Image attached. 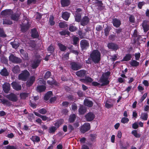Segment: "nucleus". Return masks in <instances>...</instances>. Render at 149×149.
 <instances>
[{
    "label": "nucleus",
    "mask_w": 149,
    "mask_h": 149,
    "mask_svg": "<svg viewBox=\"0 0 149 149\" xmlns=\"http://www.w3.org/2000/svg\"><path fill=\"white\" fill-rule=\"evenodd\" d=\"M1 15L4 17H11L12 19L16 21L18 20V16L13 14L12 10L7 9L1 12Z\"/></svg>",
    "instance_id": "obj_1"
},
{
    "label": "nucleus",
    "mask_w": 149,
    "mask_h": 149,
    "mask_svg": "<svg viewBox=\"0 0 149 149\" xmlns=\"http://www.w3.org/2000/svg\"><path fill=\"white\" fill-rule=\"evenodd\" d=\"M90 57L94 62L98 63L100 60L101 54L97 50H94L91 53Z\"/></svg>",
    "instance_id": "obj_2"
},
{
    "label": "nucleus",
    "mask_w": 149,
    "mask_h": 149,
    "mask_svg": "<svg viewBox=\"0 0 149 149\" xmlns=\"http://www.w3.org/2000/svg\"><path fill=\"white\" fill-rule=\"evenodd\" d=\"M110 74L109 72H106L102 74L99 81L102 83L101 86H104L107 85L109 83L108 80V77Z\"/></svg>",
    "instance_id": "obj_3"
},
{
    "label": "nucleus",
    "mask_w": 149,
    "mask_h": 149,
    "mask_svg": "<svg viewBox=\"0 0 149 149\" xmlns=\"http://www.w3.org/2000/svg\"><path fill=\"white\" fill-rule=\"evenodd\" d=\"M29 75V72L27 70H24L19 74L18 78L19 79L23 81H26Z\"/></svg>",
    "instance_id": "obj_4"
},
{
    "label": "nucleus",
    "mask_w": 149,
    "mask_h": 149,
    "mask_svg": "<svg viewBox=\"0 0 149 149\" xmlns=\"http://www.w3.org/2000/svg\"><path fill=\"white\" fill-rule=\"evenodd\" d=\"M9 60L10 61L15 63H19L21 62V61L19 58L15 56L13 54H11L10 56Z\"/></svg>",
    "instance_id": "obj_5"
},
{
    "label": "nucleus",
    "mask_w": 149,
    "mask_h": 149,
    "mask_svg": "<svg viewBox=\"0 0 149 149\" xmlns=\"http://www.w3.org/2000/svg\"><path fill=\"white\" fill-rule=\"evenodd\" d=\"M80 45L82 49H86L89 46L88 42L85 40H83L80 42Z\"/></svg>",
    "instance_id": "obj_6"
},
{
    "label": "nucleus",
    "mask_w": 149,
    "mask_h": 149,
    "mask_svg": "<svg viewBox=\"0 0 149 149\" xmlns=\"http://www.w3.org/2000/svg\"><path fill=\"white\" fill-rule=\"evenodd\" d=\"M6 96L9 100L13 101L16 102L17 100L16 95L12 93L6 95Z\"/></svg>",
    "instance_id": "obj_7"
},
{
    "label": "nucleus",
    "mask_w": 149,
    "mask_h": 149,
    "mask_svg": "<svg viewBox=\"0 0 149 149\" xmlns=\"http://www.w3.org/2000/svg\"><path fill=\"white\" fill-rule=\"evenodd\" d=\"M71 68L72 69L74 70H77L81 68V65L79 63L72 62L71 63Z\"/></svg>",
    "instance_id": "obj_8"
},
{
    "label": "nucleus",
    "mask_w": 149,
    "mask_h": 149,
    "mask_svg": "<svg viewBox=\"0 0 149 149\" xmlns=\"http://www.w3.org/2000/svg\"><path fill=\"white\" fill-rule=\"evenodd\" d=\"M63 122V121L62 120L57 121L55 123L54 125L55 126L52 127L50 129V130H57V128L59 127V126Z\"/></svg>",
    "instance_id": "obj_9"
},
{
    "label": "nucleus",
    "mask_w": 149,
    "mask_h": 149,
    "mask_svg": "<svg viewBox=\"0 0 149 149\" xmlns=\"http://www.w3.org/2000/svg\"><path fill=\"white\" fill-rule=\"evenodd\" d=\"M89 22V19L87 16H84L80 20V24L82 26L87 24Z\"/></svg>",
    "instance_id": "obj_10"
},
{
    "label": "nucleus",
    "mask_w": 149,
    "mask_h": 149,
    "mask_svg": "<svg viewBox=\"0 0 149 149\" xmlns=\"http://www.w3.org/2000/svg\"><path fill=\"white\" fill-rule=\"evenodd\" d=\"M85 117L87 120L89 121L93 120L95 117V116L93 113L89 112L85 116Z\"/></svg>",
    "instance_id": "obj_11"
},
{
    "label": "nucleus",
    "mask_w": 149,
    "mask_h": 149,
    "mask_svg": "<svg viewBox=\"0 0 149 149\" xmlns=\"http://www.w3.org/2000/svg\"><path fill=\"white\" fill-rule=\"evenodd\" d=\"M3 87L4 92L6 93H8L10 90V85L9 83H5L3 85Z\"/></svg>",
    "instance_id": "obj_12"
},
{
    "label": "nucleus",
    "mask_w": 149,
    "mask_h": 149,
    "mask_svg": "<svg viewBox=\"0 0 149 149\" xmlns=\"http://www.w3.org/2000/svg\"><path fill=\"white\" fill-rule=\"evenodd\" d=\"M11 85L13 88L16 90L19 91L21 89V86L16 82H13L11 84Z\"/></svg>",
    "instance_id": "obj_13"
},
{
    "label": "nucleus",
    "mask_w": 149,
    "mask_h": 149,
    "mask_svg": "<svg viewBox=\"0 0 149 149\" xmlns=\"http://www.w3.org/2000/svg\"><path fill=\"white\" fill-rule=\"evenodd\" d=\"M142 26L145 32H147L149 29V23L147 21H145L142 24Z\"/></svg>",
    "instance_id": "obj_14"
},
{
    "label": "nucleus",
    "mask_w": 149,
    "mask_h": 149,
    "mask_svg": "<svg viewBox=\"0 0 149 149\" xmlns=\"http://www.w3.org/2000/svg\"><path fill=\"white\" fill-rule=\"evenodd\" d=\"M107 46L109 49L114 50H117L118 48V45L116 44L109 43L108 44Z\"/></svg>",
    "instance_id": "obj_15"
},
{
    "label": "nucleus",
    "mask_w": 149,
    "mask_h": 149,
    "mask_svg": "<svg viewBox=\"0 0 149 149\" xmlns=\"http://www.w3.org/2000/svg\"><path fill=\"white\" fill-rule=\"evenodd\" d=\"M35 80V78L34 76H32L30 77L26 82V85L27 86H31L34 82Z\"/></svg>",
    "instance_id": "obj_16"
},
{
    "label": "nucleus",
    "mask_w": 149,
    "mask_h": 149,
    "mask_svg": "<svg viewBox=\"0 0 149 149\" xmlns=\"http://www.w3.org/2000/svg\"><path fill=\"white\" fill-rule=\"evenodd\" d=\"M90 129V125L89 123H86L81 127V130H88Z\"/></svg>",
    "instance_id": "obj_17"
},
{
    "label": "nucleus",
    "mask_w": 149,
    "mask_h": 149,
    "mask_svg": "<svg viewBox=\"0 0 149 149\" xmlns=\"http://www.w3.org/2000/svg\"><path fill=\"white\" fill-rule=\"evenodd\" d=\"M86 74V72L84 70H80L76 72V74L79 77H84Z\"/></svg>",
    "instance_id": "obj_18"
},
{
    "label": "nucleus",
    "mask_w": 149,
    "mask_h": 149,
    "mask_svg": "<svg viewBox=\"0 0 149 149\" xmlns=\"http://www.w3.org/2000/svg\"><path fill=\"white\" fill-rule=\"evenodd\" d=\"M84 104L85 106L88 107H91L93 105V103L92 102L86 99L84 100Z\"/></svg>",
    "instance_id": "obj_19"
},
{
    "label": "nucleus",
    "mask_w": 149,
    "mask_h": 149,
    "mask_svg": "<svg viewBox=\"0 0 149 149\" xmlns=\"http://www.w3.org/2000/svg\"><path fill=\"white\" fill-rule=\"evenodd\" d=\"M30 139L33 142L37 143L39 142L40 140V137L37 136H32Z\"/></svg>",
    "instance_id": "obj_20"
},
{
    "label": "nucleus",
    "mask_w": 149,
    "mask_h": 149,
    "mask_svg": "<svg viewBox=\"0 0 149 149\" xmlns=\"http://www.w3.org/2000/svg\"><path fill=\"white\" fill-rule=\"evenodd\" d=\"M113 26L116 27H119L121 24L120 21L117 19H113Z\"/></svg>",
    "instance_id": "obj_21"
},
{
    "label": "nucleus",
    "mask_w": 149,
    "mask_h": 149,
    "mask_svg": "<svg viewBox=\"0 0 149 149\" xmlns=\"http://www.w3.org/2000/svg\"><path fill=\"white\" fill-rule=\"evenodd\" d=\"M80 81L82 82L85 83H87L88 82H91L93 81L92 79L90 77H87L85 79H81Z\"/></svg>",
    "instance_id": "obj_22"
},
{
    "label": "nucleus",
    "mask_w": 149,
    "mask_h": 149,
    "mask_svg": "<svg viewBox=\"0 0 149 149\" xmlns=\"http://www.w3.org/2000/svg\"><path fill=\"white\" fill-rule=\"evenodd\" d=\"M61 3L62 6L65 7L69 6L70 3L69 0H61Z\"/></svg>",
    "instance_id": "obj_23"
},
{
    "label": "nucleus",
    "mask_w": 149,
    "mask_h": 149,
    "mask_svg": "<svg viewBox=\"0 0 149 149\" xmlns=\"http://www.w3.org/2000/svg\"><path fill=\"white\" fill-rule=\"evenodd\" d=\"M62 17L63 19L68 20L70 16V13L67 12H63L62 14Z\"/></svg>",
    "instance_id": "obj_24"
},
{
    "label": "nucleus",
    "mask_w": 149,
    "mask_h": 149,
    "mask_svg": "<svg viewBox=\"0 0 149 149\" xmlns=\"http://www.w3.org/2000/svg\"><path fill=\"white\" fill-rule=\"evenodd\" d=\"M31 36L33 38H37L38 36V34L36 29H33L31 31Z\"/></svg>",
    "instance_id": "obj_25"
},
{
    "label": "nucleus",
    "mask_w": 149,
    "mask_h": 149,
    "mask_svg": "<svg viewBox=\"0 0 149 149\" xmlns=\"http://www.w3.org/2000/svg\"><path fill=\"white\" fill-rule=\"evenodd\" d=\"M40 60V59H39L37 60L36 61L33 62L31 65L33 68H36L38 66Z\"/></svg>",
    "instance_id": "obj_26"
},
{
    "label": "nucleus",
    "mask_w": 149,
    "mask_h": 149,
    "mask_svg": "<svg viewBox=\"0 0 149 149\" xmlns=\"http://www.w3.org/2000/svg\"><path fill=\"white\" fill-rule=\"evenodd\" d=\"M130 63L133 67H137L139 65V62L134 60H131Z\"/></svg>",
    "instance_id": "obj_27"
},
{
    "label": "nucleus",
    "mask_w": 149,
    "mask_h": 149,
    "mask_svg": "<svg viewBox=\"0 0 149 149\" xmlns=\"http://www.w3.org/2000/svg\"><path fill=\"white\" fill-rule=\"evenodd\" d=\"M86 111V109L85 107L83 106H81L79 109V112L80 114H83Z\"/></svg>",
    "instance_id": "obj_28"
},
{
    "label": "nucleus",
    "mask_w": 149,
    "mask_h": 149,
    "mask_svg": "<svg viewBox=\"0 0 149 149\" xmlns=\"http://www.w3.org/2000/svg\"><path fill=\"white\" fill-rule=\"evenodd\" d=\"M26 21L27 22V24H23V26H22L21 28V30L23 32H25L26 30L29 28V26L28 22H27V21L26 20Z\"/></svg>",
    "instance_id": "obj_29"
},
{
    "label": "nucleus",
    "mask_w": 149,
    "mask_h": 149,
    "mask_svg": "<svg viewBox=\"0 0 149 149\" xmlns=\"http://www.w3.org/2000/svg\"><path fill=\"white\" fill-rule=\"evenodd\" d=\"M140 118L143 120H146L148 118V115L147 113H142Z\"/></svg>",
    "instance_id": "obj_30"
},
{
    "label": "nucleus",
    "mask_w": 149,
    "mask_h": 149,
    "mask_svg": "<svg viewBox=\"0 0 149 149\" xmlns=\"http://www.w3.org/2000/svg\"><path fill=\"white\" fill-rule=\"evenodd\" d=\"M57 45L61 51H64L66 49V47L61 43H58Z\"/></svg>",
    "instance_id": "obj_31"
},
{
    "label": "nucleus",
    "mask_w": 149,
    "mask_h": 149,
    "mask_svg": "<svg viewBox=\"0 0 149 149\" xmlns=\"http://www.w3.org/2000/svg\"><path fill=\"white\" fill-rule=\"evenodd\" d=\"M46 88L45 86L43 85L39 86L37 87V90L40 92H41L45 91Z\"/></svg>",
    "instance_id": "obj_32"
},
{
    "label": "nucleus",
    "mask_w": 149,
    "mask_h": 149,
    "mask_svg": "<svg viewBox=\"0 0 149 149\" xmlns=\"http://www.w3.org/2000/svg\"><path fill=\"white\" fill-rule=\"evenodd\" d=\"M0 74L1 75L4 76H7L8 74V71L5 68H4L1 70L0 72Z\"/></svg>",
    "instance_id": "obj_33"
},
{
    "label": "nucleus",
    "mask_w": 149,
    "mask_h": 149,
    "mask_svg": "<svg viewBox=\"0 0 149 149\" xmlns=\"http://www.w3.org/2000/svg\"><path fill=\"white\" fill-rule=\"evenodd\" d=\"M13 72L15 73H18L20 71V69L18 65L15 66L12 69Z\"/></svg>",
    "instance_id": "obj_34"
},
{
    "label": "nucleus",
    "mask_w": 149,
    "mask_h": 149,
    "mask_svg": "<svg viewBox=\"0 0 149 149\" xmlns=\"http://www.w3.org/2000/svg\"><path fill=\"white\" fill-rule=\"evenodd\" d=\"M81 17L80 14H76L75 16V20L77 22H80Z\"/></svg>",
    "instance_id": "obj_35"
},
{
    "label": "nucleus",
    "mask_w": 149,
    "mask_h": 149,
    "mask_svg": "<svg viewBox=\"0 0 149 149\" xmlns=\"http://www.w3.org/2000/svg\"><path fill=\"white\" fill-rule=\"evenodd\" d=\"M10 44L15 49L17 48L19 46V43L16 42H11Z\"/></svg>",
    "instance_id": "obj_36"
},
{
    "label": "nucleus",
    "mask_w": 149,
    "mask_h": 149,
    "mask_svg": "<svg viewBox=\"0 0 149 149\" xmlns=\"http://www.w3.org/2000/svg\"><path fill=\"white\" fill-rule=\"evenodd\" d=\"M131 55L130 54H127L123 58V60L124 61H127L130 60L131 58Z\"/></svg>",
    "instance_id": "obj_37"
},
{
    "label": "nucleus",
    "mask_w": 149,
    "mask_h": 149,
    "mask_svg": "<svg viewBox=\"0 0 149 149\" xmlns=\"http://www.w3.org/2000/svg\"><path fill=\"white\" fill-rule=\"evenodd\" d=\"M59 26L61 28H64L67 27L68 26L65 22H61L59 23Z\"/></svg>",
    "instance_id": "obj_38"
},
{
    "label": "nucleus",
    "mask_w": 149,
    "mask_h": 149,
    "mask_svg": "<svg viewBox=\"0 0 149 149\" xmlns=\"http://www.w3.org/2000/svg\"><path fill=\"white\" fill-rule=\"evenodd\" d=\"M76 118V116L74 114L71 115L69 118V121L70 123L73 122L74 121Z\"/></svg>",
    "instance_id": "obj_39"
},
{
    "label": "nucleus",
    "mask_w": 149,
    "mask_h": 149,
    "mask_svg": "<svg viewBox=\"0 0 149 149\" xmlns=\"http://www.w3.org/2000/svg\"><path fill=\"white\" fill-rule=\"evenodd\" d=\"M132 134L136 138H139L141 136L140 134L137 133V131H132Z\"/></svg>",
    "instance_id": "obj_40"
},
{
    "label": "nucleus",
    "mask_w": 149,
    "mask_h": 149,
    "mask_svg": "<svg viewBox=\"0 0 149 149\" xmlns=\"http://www.w3.org/2000/svg\"><path fill=\"white\" fill-rule=\"evenodd\" d=\"M73 44L76 45L79 42V38L78 37L76 36H74L73 38Z\"/></svg>",
    "instance_id": "obj_41"
},
{
    "label": "nucleus",
    "mask_w": 149,
    "mask_h": 149,
    "mask_svg": "<svg viewBox=\"0 0 149 149\" xmlns=\"http://www.w3.org/2000/svg\"><path fill=\"white\" fill-rule=\"evenodd\" d=\"M21 98L22 99H24L28 96V94L26 93H22L20 94Z\"/></svg>",
    "instance_id": "obj_42"
},
{
    "label": "nucleus",
    "mask_w": 149,
    "mask_h": 149,
    "mask_svg": "<svg viewBox=\"0 0 149 149\" xmlns=\"http://www.w3.org/2000/svg\"><path fill=\"white\" fill-rule=\"evenodd\" d=\"M90 136L91 141H93L95 140L97 135L96 134H91Z\"/></svg>",
    "instance_id": "obj_43"
},
{
    "label": "nucleus",
    "mask_w": 149,
    "mask_h": 149,
    "mask_svg": "<svg viewBox=\"0 0 149 149\" xmlns=\"http://www.w3.org/2000/svg\"><path fill=\"white\" fill-rule=\"evenodd\" d=\"M12 23L11 21L8 20L6 19H3V24H11Z\"/></svg>",
    "instance_id": "obj_44"
},
{
    "label": "nucleus",
    "mask_w": 149,
    "mask_h": 149,
    "mask_svg": "<svg viewBox=\"0 0 149 149\" xmlns=\"http://www.w3.org/2000/svg\"><path fill=\"white\" fill-rule=\"evenodd\" d=\"M81 38H84L85 37V34L84 33H82L81 31H79L77 33Z\"/></svg>",
    "instance_id": "obj_45"
},
{
    "label": "nucleus",
    "mask_w": 149,
    "mask_h": 149,
    "mask_svg": "<svg viewBox=\"0 0 149 149\" xmlns=\"http://www.w3.org/2000/svg\"><path fill=\"white\" fill-rule=\"evenodd\" d=\"M54 17L52 16H51L49 18V22L50 25H53L54 24Z\"/></svg>",
    "instance_id": "obj_46"
},
{
    "label": "nucleus",
    "mask_w": 149,
    "mask_h": 149,
    "mask_svg": "<svg viewBox=\"0 0 149 149\" xmlns=\"http://www.w3.org/2000/svg\"><path fill=\"white\" fill-rule=\"evenodd\" d=\"M77 29V28L73 25H70L69 28V30L72 32L75 31Z\"/></svg>",
    "instance_id": "obj_47"
},
{
    "label": "nucleus",
    "mask_w": 149,
    "mask_h": 149,
    "mask_svg": "<svg viewBox=\"0 0 149 149\" xmlns=\"http://www.w3.org/2000/svg\"><path fill=\"white\" fill-rule=\"evenodd\" d=\"M59 33L61 35L64 36L66 35H69V32L68 31H63L59 32Z\"/></svg>",
    "instance_id": "obj_48"
},
{
    "label": "nucleus",
    "mask_w": 149,
    "mask_h": 149,
    "mask_svg": "<svg viewBox=\"0 0 149 149\" xmlns=\"http://www.w3.org/2000/svg\"><path fill=\"white\" fill-rule=\"evenodd\" d=\"M129 121V120L127 118L123 117L122 118L121 122L123 123H128Z\"/></svg>",
    "instance_id": "obj_49"
},
{
    "label": "nucleus",
    "mask_w": 149,
    "mask_h": 149,
    "mask_svg": "<svg viewBox=\"0 0 149 149\" xmlns=\"http://www.w3.org/2000/svg\"><path fill=\"white\" fill-rule=\"evenodd\" d=\"M110 29L108 27H106L104 29V33L106 36H107L109 34V32Z\"/></svg>",
    "instance_id": "obj_50"
},
{
    "label": "nucleus",
    "mask_w": 149,
    "mask_h": 149,
    "mask_svg": "<svg viewBox=\"0 0 149 149\" xmlns=\"http://www.w3.org/2000/svg\"><path fill=\"white\" fill-rule=\"evenodd\" d=\"M20 52L22 54V56L23 57H24L26 59L27 57V54L25 53L24 54L23 53L24 52V50L22 49H21L20 51Z\"/></svg>",
    "instance_id": "obj_51"
},
{
    "label": "nucleus",
    "mask_w": 149,
    "mask_h": 149,
    "mask_svg": "<svg viewBox=\"0 0 149 149\" xmlns=\"http://www.w3.org/2000/svg\"><path fill=\"white\" fill-rule=\"evenodd\" d=\"M38 112L40 113L44 114L47 112L46 110L44 109H42L39 110Z\"/></svg>",
    "instance_id": "obj_52"
},
{
    "label": "nucleus",
    "mask_w": 149,
    "mask_h": 149,
    "mask_svg": "<svg viewBox=\"0 0 149 149\" xmlns=\"http://www.w3.org/2000/svg\"><path fill=\"white\" fill-rule=\"evenodd\" d=\"M147 95V93H145L144 94L142 97H141V98L139 100V102H142L146 98Z\"/></svg>",
    "instance_id": "obj_53"
},
{
    "label": "nucleus",
    "mask_w": 149,
    "mask_h": 149,
    "mask_svg": "<svg viewBox=\"0 0 149 149\" xmlns=\"http://www.w3.org/2000/svg\"><path fill=\"white\" fill-rule=\"evenodd\" d=\"M51 73L49 71H47L45 75V78L46 79H47L51 76Z\"/></svg>",
    "instance_id": "obj_54"
},
{
    "label": "nucleus",
    "mask_w": 149,
    "mask_h": 149,
    "mask_svg": "<svg viewBox=\"0 0 149 149\" xmlns=\"http://www.w3.org/2000/svg\"><path fill=\"white\" fill-rule=\"evenodd\" d=\"M113 106L112 104H109L107 102H106L105 104V106L108 109L110 108Z\"/></svg>",
    "instance_id": "obj_55"
},
{
    "label": "nucleus",
    "mask_w": 149,
    "mask_h": 149,
    "mask_svg": "<svg viewBox=\"0 0 149 149\" xmlns=\"http://www.w3.org/2000/svg\"><path fill=\"white\" fill-rule=\"evenodd\" d=\"M36 19H38V21H39L40 18H41V15L39 13H37L36 14Z\"/></svg>",
    "instance_id": "obj_56"
},
{
    "label": "nucleus",
    "mask_w": 149,
    "mask_h": 149,
    "mask_svg": "<svg viewBox=\"0 0 149 149\" xmlns=\"http://www.w3.org/2000/svg\"><path fill=\"white\" fill-rule=\"evenodd\" d=\"M129 21L132 23H134L135 21V18L134 16L131 15L129 17Z\"/></svg>",
    "instance_id": "obj_57"
},
{
    "label": "nucleus",
    "mask_w": 149,
    "mask_h": 149,
    "mask_svg": "<svg viewBox=\"0 0 149 149\" xmlns=\"http://www.w3.org/2000/svg\"><path fill=\"white\" fill-rule=\"evenodd\" d=\"M6 35L4 34L3 30L2 29H0V36L5 37Z\"/></svg>",
    "instance_id": "obj_58"
},
{
    "label": "nucleus",
    "mask_w": 149,
    "mask_h": 149,
    "mask_svg": "<svg viewBox=\"0 0 149 149\" xmlns=\"http://www.w3.org/2000/svg\"><path fill=\"white\" fill-rule=\"evenodd\" d=\"M144 4L145 3L144 2H140L138 3V7L139 8L141 9Z\"/></svg>",
    "instance_id": "obj_59"
},
{
    "label": "nucleus",
    "mask_w": 149,
    "mask_h": 149,
    "mask_svg": "<svg viewBox=\"0 0 149 149\" xmlns=\"http://www.w3.org/2000/svg\"><path fill=\"white\" fill-rule=\"evenodd\" d=\"M54 50V49L52 45H50L49 47L48 48V51H50V53H52V52H53Z\"/></svg>",
    "instance_id": "obj_60"
},
{
    "label": "nucleus",
    "mask_w": 149,
    "mask_h": 149,
    "mask_svg": "<svg viewBox=\"0 0 149 149\" xmlns=\"http://www.w3.org/2000/svg\"><path fill=\"white\" fill-rule=\"evenodd\" d=\"M77 109V105L75 104H73L72 107V109L73 111H75Z\"/></svg>",
    "instance_id": "obj_61"
},
{
    "label": "nucleus",
    "mask_w": 149,
    "mask_h": 149,
    "mask_svg": "<svg viewBox=\"0 0 149 149\" xmlns=\"http://www.w3.org/2000/svg\"><path fill=\"white\" fill-rule=\"evenodd\" d=\"M86 140V138L85 137H83L80 139L79 141L81 143H85Z\"/></svg>",
    "instance_id": "obj_62"
},
{
    "label": "nucleus",
    "mask_w": 149,
    "mask_h": 149,
    "mask_svg": "<svg viewBox=\"0 0 149 149\" xmlns=\"http://www.w3.org/2000/svg\"><path fill=\"white\" fill-rule=\"evenodd\" d=\"M132 127L134 129H137L138 127V123L137 122L134 123L132 124Z\"/></svg>",
    "instance_id": "obj_63"
},
{
    "label": "nucleus",
    "mask_w": 149,
    "mask_h": 149,
    "mask_svg": "<svg viewBox=\"0 0 149 149\" xmlns=\"http://www.w3.org/2000/svg\"><path fill=\"white\" fill-rule=\"evenodd\" d=\"M144 111L148 112L149 111V106L146 105L144 106Z\"/></svg>",
    "instance_id": "obj_64"
}]
</instances>
